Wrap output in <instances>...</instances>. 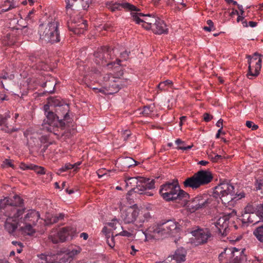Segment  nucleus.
I'll return each instance as SVG.
<instances>
[{
  "label": "nucleus",
  "mask_w": 263,
  "mask_h": 263,
  "mask_svg": "<svg viewBox=\"0 0 263 263\" xmlns=\"http://www.w3.org/2000/svg\"><path fill=\"white\" fill-rule=\"evenodd\" d=\"M212 117L209 114L205 113L203 115L204 120L206 122H209L212 119Z\"/></svg>",
  "instance_id": "obj_50"
},
{
  "label": "nucleus",
  "mask_w": 263,
  "mask_h": 263,
  "mask_svg": "<svg viewBox=\"0 0 263 263\" xmlns=\"http://www.w3.org/2000/svg\"><path fill=\"white\" fill-rule=\"evenodd\" d=\"M230 215H225L219 217L214 222L215 226L222 236H226L229 230Z\"/></svg>",
  "instance_id": "obj_19"
},
{
  "label": "nucleus",
  "mask_w": 263,
  "mask_h": 263,
  "mask_svg": "<svg viewBox=\"0 0 263 263\" xmlns=\"http://www.w3.org/2000/svg\"><path fill=\"white\" fill-rule=\"evenodd\" d=\"M108 8L111 11H115L117 10H120L121 8H123L126 10L133 11H139L140 9L137 8L135 6L123 1L120 2L119 3H114L112 2H109L107 4Z\"/></svg>",
  "instance_id": "obj_18"
},
{
  "label": "nucleus",
  "mask_w": 263,
  "mask_h": 263,
  "mask_svg": "<svg viewBox=\"0 0 263 263\" xmlns=\"http://www.w3.org/2000/svg\"><path fill=\"white\" fill-rule=\"evenodd\" d=\"M238 8L239 10L241 12V15H242L243 14V13H244V11H243V9L242 6V5H238Z\"/></svg>",
  "instance_id": "obj_64"
},
{
  "label": "nucleus",
  "mask_w": 263,
  "mask_h": 263,
  "mask_svg": "<svg viewBox=\"0 0 263 263\" xmlns=\"http://www.w3.org/2000/svg\"><path fill=\"white\" fill-rule=\"evenodd\" d=\"M239 251V250L236 248L226 249L223 252H221L219 254V258L220 259H221L224 254L228 253H230L232 255H233V257H234L235 256V253H238Z\"/></svg>",
  "instance_id": "obj_32"
},
{
  "label": "nucleus",
  "mask_w": 263,
  "mask_h": 263,
  "mask_svg": "<svg viewBox=\"0 0 263 263\" xmlns=\"http://www.w3.org/2000/svg\"><path fill=\"white\" fill-rule=\"evenodd\" d=\"M8 209L11 210V213L4 212L7 217L5 228L9 233H13L18 226V218L22 215L23 211L13 210L11 206H8Z\"/></svg>",
  "instance_id": "obj_12"
},
{
  "label": "nucleus",
  "mask_w": 263,
  "mask_h": 263,
  "mask_svg": "<svg viewBox=\"0 0 263 263\" xmlns=\"http://www.w3.org/2000/svg\"><path fill=\"white\" fill-rule=\"evenodd\" d=\"M192 145H189L187 146H180L179 147V149H182V150H188L191 149L192 147Z\"/></svg>",
  "instance_id": "obj_58"
},
{
  "label": "nucleus",
  "mask_w": 263,
  "mask_h": 263,
  "mask_svg": "<svg viewBox=\"0 0 263 263\" xmlns=\"http://www.w3.org/2000/svg\"><path fill=\"white\" fill-rule=\"evenodd\" d=\"M121 61L119 60H117V62H109V60H108V62H107L105 65H106L108 68H111L113 66H115V67H116V66L115 65H120Z\"/></svg>",
  "instance_id": "obj_41"
},
{
  "label": "nucleus",
  "mask_w": 263,
  "mask_h": 263,
  "mask_svg": "<svg viewBox=\"0 0 263 263\" xmlns=\"http://www.w3.org/2000/svg\"><path fill=\"white\" fill-rule=\"evenodd\" d=\"M209 162L206 161H204V160H201V161H200L199 162H198V164L201 165H203V166H205Z\"/></svg>",
  "instance_id": "obj_63"
},
{
  "label": "nucleus",
  "mask_w": 263,
  "mask_h": 263,
  "mask_svg": "<svg viewBox=\"0 0 263 263\" xmlns=\"http://www.w3.org/2000/svg\"><path fill=\"white\" fill-rule=\"evenodd\" d=\"M213 154V152H212L211 153L208 154V157L213 162H217L219 159L222 158V156L220 155H215L214 156Z\"/></svg>",
  "instance_id": "obj_40"
},
{
  "label": "nucleus",
  "mask_w": 263,
  "mask_h": 263,
  "mask_svg": "<svg viewBox=\"0 0 263 263\" xmlns=\"http://www.w3.org/2000/svg\"><path fill=\"white\" fill-rule=\"evenodd\" d=\"M115 52V49H111L107 47L99 49L94 54L96 63L97 64L105 65L108 62V60L114 58Z\"/></svg>",
  "instance_id": "obj_14"
},
{
  "label": "nucleus",
  "mask_w": 263,
  "mask_h": 263,
  "mask_svg": "<svg viewBox=\"0 0 263 263\" xmlns=\"http://www.w3.org/2000/svg\"><path fill=\"white\" fill-rule=\"evenodd\" d=\"M147 190H149V189H145V190L144 191H143V194H145L147 196H149L153 195V193H152V192L147 191Z\"/></svg>",
  "instance_id": "obj_60"
},
{
  "label": "nucleus",
  "mask_w": 263,
  "mask_h": 263,
  "mask_svg": "<svg viewBox=\"0 0 263 263\" xmlns=\"http://www.w3.org/2000/svg\"><path fill=\"white\" fill-rule=\"evenodd\" d=\"M155 34H161L166 33L167 29L164 21L159 18H157L155 23L153 24L151 28Z\"/></svg>",
  "instance_id": "obj_24"
},
{
  "label": "nucleus",
  "mask_w": 263,
  "mask_h": 263,
  "mask_svg": "<svg viewBox=\"0 0 263 263\" xmlns=\"http://www.w3.org/2000/svg\"><path fill=\"white\" fill-rule=\"evenodd\" d=\"M131 249H132V251L130 252V254L132 255H135L136 253L138 251V250H136L135 249L134 246H132Z\"/></svg>",
  "instance_id": "obj_56"
},
{
  "label": "nucleus",
  "mask_w": 263,
  "mask_h": 263,
  "mask_svg": "<svg viewBox=\"0 0 263 263\" xmlns=\"http://www.w3.org/2000/svg\"><path fill=\"white\" fill-rule=\"evenodd\" d=\"M48 103L50 106H62L58 109L57 111L59 113V110L62 111L65 110L66 112L63 116V120H67L69 119V115L68 112V111L69 110L68 106L67 105L63 106L59 98L57 97H50L48 100Z\"/></svg>",
  "instance_id": "obj_21"
},
{
  "label": "nucleus",
  "mask_w": 263,
  "mask_h": 263,
  "mask_svg": "<svg viewBox=\"0 0 263 263\" xmlns=\"http://www.w3.org/2000/svg\"><path fill=\"white\" fill-rule=\"evenodd\" d=\"M119 235L123 236L130 237L132 235V234L127 231L123 230L119 233L116 234L115 236Z\"/></svg>",
  "instance_id": "obj_46"
},
{
  "label": "nucleus",
  "mask_w": 263,
  "mask_h": 263,
  "mask_svg": "<svg viewBox=\"0 0 263 263\" xmlns=\"http://www.w3.org/2000/svg\"><path fill=\"white\" fill-rule=\"evenodd\" d=\"M65 215L63 213H59L55 215L48 214L46 215L45 222L47 225L53 224L57 222L60 220L63 219Z\"/></svg>",
  "instance_id": "obj_25"
},
{
  "label": "nucleus",
  "mask_w": 263,
  "mask_h": 263,
  "mask_svg": "<svg viewBox=\"0 0 263 263\" xmlns=\"http://www.w3.org/2000/svg\"><path fill=\"white\" fill-rule=\"evenodd\" d=\"M222 123H223V120L219 119L216 123V126L218 127H220V128L222 129Z\"/></svg>",
  "instance_id": "obj_53"
},
{
  "label": "nucleus",
  "mask_w": 263,
  "mask_h": 263,
  "mask_svg": "<svg viewBox=\"0 0 263 263\" xmlns=\"http://www.w3.org/2000/svg\"><path fill=\"white\" fill-rule=\"evenodd\" d=\"M186 117L185 116H182L180 118L179 125L181 126L183 124V122L186 120Z\"/></svg>",
  "instance_id": "obj_55"
},
{
  "label": "nucleus",
  "mask_w": 263,
  "mask_h": 263,
  "mask_svg": "<svg viewBox=\"0 0 263 263\" xmlns=\"http://www.w3.org/2000/svg\"><path fill=\"white\" fill-rule=\"evenodd\" d=\"M138 11L131 12L132 19L138 24H141L142 26L146 30H149L153 27L158 17L152 16L150 14L145 15L142 13H138Z\"/></svg>",
  "instance_id": "obj_13"
},
{
  "label": "nucleus",
  "mask_w": 263,
  "mask_h": 263,
  "mask_svg": "<svg viewBox=\"0 0 263 263\" xmlns=\"http://www.w3.org/2000/svg\"><path fill=\"white\" fill-rule=\"evenodd\" d=\"M194 237V239L198 245L206 242L211 237V233L208 229H197L191 232Z\"/></svg>",
  "instance_id": "obj_17"
},
{
  "label": "nucleus",
  "mask_w": 263,
  "mask_h": 263,
  "mask_svg": "<svg viewBox=\"0 0 263 263\" xmlns=\"http://www.w3.org/2000/svg\"><path fill=\"white\" fill-rule=\"evenodd\" d=\"M249 26L251 27H254L257 25V23L253 21H250L249 22Z\"/></svg>",
  "instance_id": "obj_62"
},
{
  "label": "nucleus",
  "mask_w": 263,
  "mask_h": 263,
  "mask_svg": "<svg viewBox=\"0 0 263 263\" xmlns=\"http://www.w3.org/2000/svg\"><path fill=\"white\" fill-rule=\"evenodd\" d=\"M125 161L128 163V167L132 166L133 164H132V162H135L134 159L130 158H126L125 159Z\"/></svg>",
  "instance_id": "obj_51"
},
{
  "label": "nucleus",
  "mask_w": 263,
  "mask_h": 263,
  "mask_svg": "<svg viewBox=\"0 0 263 263\" xmlns=\"http://www.w3.org/2000/svg\"><path fill=\"white\" fill-rule=\"evenodd\" d=\"M185 251L184 249L180 248L177 250L173 255V259L177 263H181L185 260Z\"/></svg>",
  "instance_id": "obj_26"
},
{
  "label": "nucleus",
  "mask_w": 263,
  "mask_h": 263,
  "mask_svg": "<svg viewBox=\"0 0 263 263\" xmlns=\"http://www.w3.org/2000/svg\"><path fill=\"white\" fill-rule=\"evenodd\" d=\"M126 186L133 189L135 193L143 194V191L146 189H152L155 188V181L149 178L141 177H129L125 180Z\"/></svg>",
  "instance_id": "obj_9"
},
{
  "label": "nucleus",
  "mask_w": 263,
  "mask_h": 263,
  "mask_svg": "<svg viewBox=\"0 0 263 263\" xmlns=\"http://www.w3.org/2000/svg\"><path fill=\"white\" fill-rule=\"evenodd\" d=\"M254 211H255V210H254V208L253 207V206L251 204H248L245 208L244 213H255L254 212Z\"/></svg>",
  "instance_id": "obj_44"
},
{
  "label": "nucleus",
  "mask_w": 263,
  "mask_h": 263,
  "mask_svg": "<svg viewBox=\"0 0 263 263\" xmlns=\"http://www.w3.org/2000/svg\"><path fill=\"white\" fill-rule=\"evenodd\" d=\"M57 255L59 263H70L71 261V257H69L65 250L57 253Z\"/></svg>",
  "instance_id": "obj_27"
},
{
  "label": "nucleus",
  "mask_w": 263,
  "mask_h": 263,
  "mask_svg": "<svg viewBox=\"0 0 263 263\" xmlns=\"http://www.w3.org/2000/svg\"><path fill=\"white\" fill-rule=\"evenodd\" d=\"M210 203V199L206 196H198L189 201L187 207L191 212H194L206 207Z\"/></svg>",
  "instance_id": "obj_16"
},
{
  "label": "nucleus",
  "mask_w": 263,
  "mask_h": 263,
  "mask_svg": "<svg viewBox=\"0 0 263 263\" xmlns=\"http://www.w3.org/2000/svg\"><path fill=\"white\" fill-rule=\"evenodd\" d=\"M172 84V82L170 80H166L165 81L162 82L159 84L158 85V88L160 90H164L165 89V87L167 85H169Z\"/></svg>",
  "instance_id": "obj_39"
},
{
  "label": "nucleus",
  "mask_w": 263,
  "mask_h": 263,
  "mask_svg": "<svg viewBox=\"0 0 263 263\" xmlns=\"http://www.w3.org/2000/svg\"><path fill=\"white\" fill-rule=\"evenodd\" d=\"M212 173L208 171L200 170L192 176L187 178L183 182L185 187L197 189L209 184L213 179Z\"/></svg>",
  "instance_id": "obj_8"
},
{
  "label": "nucleus",
  "mask_w": 263,
  "mask_h": 263,
  "mask_svg": "<svg viewBox=\"0 0 263 263\" xmlns=\"http://www.w3.org/2000/svg\"><path fill=\"white\" fill-rule=\"evenodd\" d=\"M253 233L256 239L263 245V225L257 227Z\"/></svg>",
  "instance_id": "obj_28"
},
{
  "label": "nucleus",
  "mask_w": 263,
  "mask_h": 263,
  "mask_svg": "<svg viewBox=\"0 0 263 263\" xmlns=\"http://www.w3.org/2000/svg\"><path fill=\"white\" fill-rule=\"evenodd\" d=\"M181 224L173 220L150 227L145 232H143L146 239L154 238L157 236L174 235L181 230Z\"/></svg>",
  "instance_id": "obj_2"
},
{
  "label": "nucleus",
  "mask_w": 263,
  "mask_h": 263,
  "mask_svg": "<svg viewBox=\"0 0 263 263\" xmlns=\"http://www.w3.org/2000/svg\"><path fill=\"white\" fill-rule=\"evenodd\" d=\"M18 218V227L25 234L31 235L35 233L34 227L40 218L39 213L34 210H28L24 216Z\"/></svg>",
  "instance_id": "obj_7"
},
{
  "label": "nucleus",
  "mask_w": 263,
  "mask_h": 263,
  "mask_svg": "<svg viewBox=\"0 0 263 263\" xmlns=\"http://www.w3.org/2000/svg\"><path fill=\"white\" fill-rule=\"evenodd\" d=\"M160 194L167 201L186 199L189 194L180 189L177 181L167 182L161 186Z\"/></svg>",
  "instance_id": "obj_4"
},
{
  "label": "nucleus",
  "mask_w": 263,
  "mask_h": 263,
  "mask_svg": "<svg viewBox=\"0 0 263 263\" xmlns=\"http://www.w3.org/2000/svg\"><path fill=\"white\" fill-rule=\"evenodd\" d=\"M50 257L51 258L50 259V262H53V263H59L58 259V255H57V253L50 254Z\"/></svg>",
  "instance_id": "obj_47"
},
{
  "label": "nucleus",
  "mask_w": 263,
  "mask_h": 263,
  "mask_svg": "<svg viewBox=\"0 0 263 263\" xmlns=\"http://www.w3.org/2000/svg\"><path fill=\"white\" fill-rule=\"evenodd\" d=\"M77 0H65L66 4V14L71 17L72 12L73 9L72 7ZM81 2V5L83 9L86 10L89 7V5L91 2V0H80Z\"/></svg>",
  "instance_id": "obj_22"
},
{
  "label": "nucleus",
  "mask_w": 263,
  "mask_h": 263,
  "mask_svg": "<svg viewBox=\"0 0 263 263\" xmlns=\"http://www.w3.org/2000/svg\"><path fill=\"white\" fill-rule=\"evenodd\" d=\"M261 218L255 213H243L242 214L241 221L243 223L255 224L257 223Z\"/></svg>",
  "instance_id": "obj_23"
},
{
  "label": "nucleus",
  "mask_w": 263,
  "mask_h": 263,
  "mask_svg": "<svg viewBox=\"0 0 263 263\" xmlns=\"http://www.w3.org/2000/svg\"><path fill=\"white\" fill-rule=\"evenodd\" d=\"M130 132L128 130H125L123 132L122 134V137L124 139V140L126 141L128 139V137L130 135Z\"/></svg>",
  "instance_id": "obj_48"
},
{
  "label": "nucleus",
  "mask_w": 263,
  "mask_h": 263,
  "mask_svg": "<svg viewBox=\"0 0 263 263\" xmlns=\"http://www.w3.org/2000/svg\"><path fill=\"white\" fill-rule=\"evenodd\" d=\"M206 23L208 25V26H205L203 27V29L205 31H207L210 32L211 31L215 30V27L214 26V23L212 20H209L206 21Z\"/></svg>",
  "instance_id": "obj_36"
},
{
  "label": "nucleus",
  "mask_w": 263,
  "mask_h": 263,
  "mask_svg": "<svg viewBox=\"0 0 263 263\" xmlns=\"http://www.w3.org/2000/svg\"><path fill=\"white\" fill-rule=\"evenodd\" d=\"M31 170H34L37 174H44L45 173L44 167L37 165H31Z\"/></svg>",
  "instance_id": "obj_37"
},
{
  "label": "nucleus",
  "mask_w": 263,
  "mask_h": 263,
  "mask_svg": "<svg viewBox=\"0 0 263 263\" xmlns=\"http://www.w3.org/2000/svg\"><path fill=\"white\" fill-rule=\"evenodd\" d=\"M213 196L219 198L225 206L231 209L238 200L245 197V194L243 192L235 194L234 186L232 184L223 182L214 187Z\"/></svg>",
  "instance_id": "obj_1"
},
{
  "label": "nucleus",
  "mask_w": 263,
  "mask_h": 263,
  "mask_svg": "<svg viewBox=\"0 0 263 263\" xmlns=\"http://www.w3.org/2000/svg\"><path fill=\"white\" fill-rule=\"evenodd\" d=\"M3 166L4 167L5 166H10V167H13V164H12V161L11 160H9V159H6L4 162H3Z\"/></svg>",
  "instance_id": "obj_49"
},
{
  "label": "nucleus",
  "mask_w": 263,
  "mask_h": 263,
  "mask_svg": "<svg viewBox=\"0 0 263 263\" xmlns=\"http://www.w3.org/2000/svg\"><path fill=\"white\" fill-rule=\"evenodd\" d=\"M128 81H129V80H127L125 83L122 79L107 74L103 77L102 87L100 88L94 87L92 89L96 92H101L105 95H111L117 92L121 87L128 84Z\"/></svg>",
  "instance_id": "obj_6"
},
{
  "label": "nucleus",
  "mask_w": 263,
  "mask_h": 263,
  "mask_svg": "<svg viewBox=\"0 0 263 263\" xmlns=\"http://www.w3.org/2000/svg\"><path fill=\"white\" fill-rule=\"evenodd\" d=\"M65 123L62 119L59 120V116L55 115L52 111H49L46 115V119L42 124V129L48 132H53L55 135L57 128H62Z\"/></svg>",
  "instance_id": "obj_10"
},
{
  "label": "nucleus",
  "mask_w": 263,
  "mask_h": 263,
  "mask_svg": "<svg viewBox=\"0 0 263 263\" xmlns=\"http://www.w3.org/2000/svg\"><path fill=\"white\" fill-rule=\"evenodd\" d=\"M49 105H50V104H48L45 105L44 106V110L45 111V115H46L47 114V112L49 111H48V110L49 109Z\"/></svg>",
  "instance_id": "obj_59"
},
{
  "label": "nucleus",
  "mask_w": 263,
  "mask_h": 263,
  "mask_svg": "<svg viewBox=\"0 0 263 263\" xmlns=\"http://www.w3.org/2000/svg\"><path fill=\"white\" fill-rule=\"evenodd\" d=\"M55 85V83L54 82L50 81L46 82L44 83L45 87L50 86V88H48L46 90L47 92H49L50 93H52L53 92Z\"/></svg>",
  "instance_id": "obj_35"
},
{
  "label": "nucleus",
  "mask_w": 263,
  "mask_h": 263,
  "mask_svg": "<svg viewBox=\"0 0 263 263\" xmlns=\"http://www.w3.org/2000/svg\"><path fill=\"white\" fill-rule=\"evenodd\" d=\"M262 57L263 55L258 52H255L252 55H247L249 65L248 72L247 76L249 79H252V77H257L259 74L261 68Z\"/></svg>",
  "instance_id": "obj_11"
},
{
  "label": "nucleus",
  "mask_w": 263,
  "mask_h": 263,
  "mask_svg": "<svg viewBox=\"0 0 263 263\" xmlns=\"http://www.w3.org/2000/svg\"><path fill=\"white\" fill-rule=\"evenodd\" d=\"M59 26L58 21L55 19L40 25L39 29L40 38L51 43L60 42Z\"/></svg>",
  "instance_id": "obj_5"
},
{
  "label": "nucleus",
  "mask_w": 263,
  "mask_h": 263,
  "mask_svg": "<svg viewBox=\"0 0 263 263\" xmlns=\"http://www.w3.org/2000/svg\"><path fill=\"white\" fill-rule=\"evenodd\" d=\"M69 257H71L72 260L75 256L77 255L81 251V249L78 246H75L71 249L65 250Z\"/></svg>",
  "instance_id": "obj_29"
},
{
  "label": "nucleus",
  "mask_w": 263,
  "mask_h": 263,
  "mask_svg": "<svg viewBox=\"0 0 263 263\" xmlns=\"http://www.w3.org/2000/svg\"><path fill=\"white\" fill-rule=\"evenodd\" d=\"M14 8V6H12V4H10V6L8 8H5V9H3L2 10H1V12H0V13H1L2 12H6L9 10H11L12 9V8Z\"/></svg>",
  "instance_id": "obj_54"
},
{
  "label": "nucleus",
  "mask_w": 263,
  "mask_h": 263,
  "mask_svg": "<svg viewBox=\"0 0 263 263\" xmlns=\"http://www.w3.org/2000/svg\"><path fill=\"white\" fill-rule=\"evenodd\" d=\"M86 21L83 20L82 18L79 19L78 22L74 20H72L71 22L68 23L69 30L73 32L74 34H82L86 29Z\"/></svg>",
  "instance_id": "obj_20"
},
{
  "label": "nucleus",
  "mask_w": 263,
  "mask_h": 263,
  "mask_svg": "<svg viewBox=\"0 0 263 263\" xmlns=\"http://www.w3.org/2000/svg\"><path fill=\"white\" fill-rule=\"evenodd\" d=\"M37 256L39 258V263H53V262H50V254H41L38 255Z\"/></svg>",
  "instance_id": "obj_31"
},
{
  "label": "nucleus",
  "mask_w": 263,
  "mask_h": 263,
  "mask_svg": "<svg viewBox=\"0 0 263 263\" xmlns=\"http://www.w3.org/2000/svg\"><path fill=\"white\" fill-rule=\"evenodd\" d=\"M80 237L82 238H83V239L84 240H86L87 239L88 237V235L87 233H82L81 234H80Z\"/></svg>",
  "instance_id": "obj_57"
},
{
  "label": "nucleus",
  "mask_w": 263,
  "mask_h": 263,
  "mask_svg": "<svg viewBox=\"0 0 263 263\" xmlns=\"http://www.w3.org/2000/svg\"><path fill=\"white\" fill-rule=\"evenodd\" d=\"M107 228L104 227L102 232L106 234V242L108 246L111 248H113L115 247V241H114V236L112 235L111 237H110L109 235H107Z\"/></svg>",
  "instance_id": "obj_30"
},
{
  "label": "nucleus",
  "mask_w": 263,
  "mask_h": 263,
  "mask_svg": "<svg viewBox=\"0 0 263 263\" xmlns=\"http://www.w3.org/2000/svg\"><path fill=\"white\" fill-rule=\"evenodd\" d=\"M10 118V112H6L5 115H0V125H4L8 119Z\"/></svg>",
  "instance_id": "obj_34"
},
{
  "label": "nucleus",
  "mask_w": 263,
  "mask_h": 263,
  "mask_svg": "<svg viewBox=\"0 0 263 263\" xmlns=\"http://www.w3.org/2000/svg\"><path fill=\"white\" fill-rule=\"evenodd\" d=\"M153 111V108L151 106H145L143 108L142 113L144 115L147 116L149 115Z\"/></svg>",
  "instance_id": "obj_43"
},
{
  "label": "nucleus",
  "mask_w": 263,
  "mask_h": 263,
  "mask_svg": "<svg viewBox=\"0 0 263 263\" xmlns=\"http://www.w3.org/2000/svg\"><path fill=\"white\" fill-rule=\"evenodd\" d=\"M71 229L69 227L53 229L49 236V239L54 243L66 241L70 235Z\"/></svg>",
  "instance_id": "obj_15"
},
{
  "label": "nucleus",
  "mask_w": 263,
  "mask_h": 263,
  "mask_svg": "<svg viewBox=\"0 0 263 263\" xmlns=\"http://www.w3.org/2000/svg\"><path fill=\"white\" fill-rule=\"evenodd\" d=\"M98 173V177L99 178H101L102 177H103V176H104L105 175H106V173H102V171L101 170H99L98 172H97Z\"/></svg>",
  "instance_id": "obj_61"
},
{
  "label": "nucleus",
  "mask_w": 263,
  "mask_h": 263,
  "mask_svg": "<svg viewBox=\"0 0 263 263\" xmlns=\"http://www.w3.org/2000/svg\"><path fill=\"white\" fill-rule=\"evenodd\" d=\"M246 125L248 128H251L253 130H256L258 128L257 125L255 124L253 122L250 121H247L246 123Z\"/></svg>",
  "instance_id": "obj_42"
},
{
  "label": "nucleus",
  "mask_w": 263,
  "mask_h": 263,
  "mask_svg": "<svg viewBox=\"0 0 263 263\" xmlns=\"http://www.w3.org/2000/svg\"><path fill=\"white\" fill-rule=\"evenodd\" d=\"M256 188L257 190H263V180H256Z\"/></svg>",
  "instance_id": "obj_45"
},
{
  "label": "nucleus",
  "mask_w": 263,
  "mask_h": 263,
  "mask_svg": "<svg viewBox=\"0 0 263 263\" xmlns=\"http://www.w3.org/2000/svg\"><path fill=\"white\" fill-rule=\"evenodd\" d=\"M121 218L126 223L135 222V226L139 229L144 222L149 221L152 216L147 209L130 206L122 212Z\"/></svg>",
  "instance_id": "obj_3"
},
{
  "label": "nucleus",
  "mask_w": 263,
  "mask_h": 263,
  "mask_svg": "<svg viewBox=\"0 0 263 263\" xmlns=\"http://www.w3.org/2000/svg\"><path fill=\"white\" fill-rule=\"evenodd\" d=\"M108 225L111 228L110 230L113 231L117 228V226H120V223L117 219H112L110 222L108 223Z\"/></svg>",
  "instance_id": "obj_38"
},
{
  "label": "nucleus",
  "mask_w": 263,
  "mask_h": 263,
  "mask_svg": "<svg viewBox=\"0 0 263 263\" xmlns=\"http://www.w3.org/2000/svg\"><path fill=\"white\" fill-rule=\"evenodd\" d=\"M20 167L22 170H28V169L31 170V165H27L25 164H21Z\"/></svg>",
  "instance_id": "obj_52"
},
{
  "label": "nucleus",
  "mask_w": 263,
  "mask_h": 263,
  "mask_svg": "<svg viewBox=\"0 0 263 263\" xmlns=\"http://www.w3.org/2000/svg\"><path fill=\"white\" fill-rule=\"evenodd\" d=\"M73 168H74V166L72 165V164H71L69 163H66L64 165V166H63V167H62L61 168H60V169L58 170V174H60L64 172H65L68 170H71Z\"/></svg>",
  "instance_id": "obj_33"
}]
</instances>
